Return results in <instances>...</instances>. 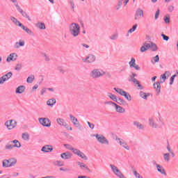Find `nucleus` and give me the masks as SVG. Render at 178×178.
Wrapping results in <instances>:
<instances>
[{
  "instance_id": "10",
  "label": "nucleus",
  "mask_w": 178,
  "mask_h": 178,
  "mask_svg": "<svg viewBox=\"0 0 178 178\" xmlns=\"http://www.w3.org/2000/svg\"><path fill=\"white\" fill-rule=\"evenodd\" d=\"M4 126H6L8 130H13L14 129H16L17 122L15 120H8L4 123Z\"/></svg>"
},
{
  "instance_id": "33",
  "label": "nucleus",
  "mask_w": 178,
  "mask_h": 178,
  "mask_svg": "<svg viewBox=\"0 0 178 178\" xmlns=\"http://www.w3.org/2000/svg\"><path fill=\"white\" fill-rule=\"evenodd\" d=\"M76 164L82 170H88V166L84 164V163H81L80 161L76 162Z\"/></svg>"
},
{
  "instance_id": "34",
  "label": "nucleus",
  "mask_w": 178,
  "mask_h": 178,
  "mask_svg": "<svg viewBox=\"0 0 178 178\" xmlns=\"http://www.w3.org/2000/svg\"><path fill=\"white\" fill-rule=\"evenodd\" d=\"M134 126H135V127L138 128V130H143V129H144V125L137 121L134 122Z\"/></svg>"
},
{
  "instance_id": "5",
  "label": "nucleus",
  "mask_w": 178,
  "mask_h": 178,
  "mask_svg": "<svg viewBox=\"0 0 178 178\" xmlns=\"http://www.w3.org/2000/svg\"><path fill=\"white\" fill-rule=\"evenodd\" d=\"M69 31L72 37L77 38L78 35H80V25L77 23H72L69 26Z\"/></svg>"
},
{
  "instance_id": "60",
  "label": "nucleus",
  "mask_w": 178,
  "mask_h": 178,
  "mask_svg": "<svg viewBox=\"0 0 178 178\" xmlns=\"http://www.w3.org/2000/svg\"><path fill=\"white\" fill-rule=\"evenodd\" d=\"M60 172H69V170H70L69 168H60Z\"/></svg>"
},
{
  "instance_id": "21",
  "label": "nucleus",
  "mask_w": 178,
  "mask_h": 178,
  "mask_svg": "<svg viewBox=\"0 0 178 178\" xmlns=\"http://www.w3.org/2000/svg\"><path fill=\"white\" fill-rule=\"evenodd\" d=\"M70 119L72 122V123L74 124V126H76V127H81V125L80 124V122H79V120L76 118L73 115H70Z\"/></svg>"
},
{
  "instance_id": "57",
  "label": "nucleus",
  "mask_w": 178,
  "mask_h": 178,
  "mask_svg": "<svg viewBox=\"0 0 178 178\" xmlns=\"http://www.w3.org/2000/svg\"><path fill=\"white\" fill-rule=\"evenodd\" d=\"M122 5H123V1H119L118 5L116 7V10H119L120 8H122Z\"/></svg>"
},
{
  "instance_id": "17",
  "label": "nucleus",
  "mask_w": 178,
  "mask_h": 178,
  "mask_svg": "<svg viewBox=\"0 0 178 178\" xmlns=\"http://www.w3.org/2000/svg\"><path fill=\"white\" fill-rule=\"evenodd\" d=\"M12 76H13V74L12 72H8L6 74L2 76L0 78V84H3L5 81H8V80H9V79H10Z\"/></svg>"
},
{
  "instance_id": "49",
  "label": "nucleus",
  "mask_w": 178,
  "mask_h": 178,
  "mask_svg": "<svg viewBox=\"0 0 178 178\" xmlns=\"http://www.w3.org/2000/svg\"><path fill=\"white\" fill-rule=\"evenodd\" d=\"M118 37L119 34L114 33L110 36V40H111L112 41H115V40H118Z\"/></svg>"
},
{
  "instance_id": "23",
  "label": "nucleus",
  "mask_w": 178,
  "mask_h": 178,
  "mask_svg": "<svg viewBox=\"0 0 178 178\" xmlns=\"http://www.w3.org/2000/svg\"><path fill=\"white\" fill-rule=\"evenodd\" d=\"M170 77V72L166 71L163 74L161 75L160 83H163L164 81H166V79Z\"/></svg>"
},
{
  "instance_id": "39",
  "label": "nucleus",
  "mask_w": 178,
  "mask_h": 178,
  "mask_svg": "<svg viewBox=\"0 0 178 178\" xmlns=\"http://www.w3.org/2000/svg\"><path fill=\"white\" fill-rule=\"evenodd\" d=\"M22 139L24 141H29L30 140V134L27 132L22 134Z\"/></svg>"
},
{
  "instance_id": "13",
  "label": "nucleus",
  "mask_w": 178,
  "mask_h": 178,
  "mask_svg": "<svg viewBox=\"0 0 178 178\" xmlns=\"http://www.w3.org/2000/svg\"><path fill=\"white\" fill-rule=\"evenodd\" d=\"M38 122L44 127H51V120L48 118H40Z\"/></svg>"
},
{
  "instance_id": "54",
  "label": "nucleus",
  "mask_w": 178,
  "mask_h": 178,
  "mask_svg": "<svg viewBox=\"0 0 178 178\" xmlns=\"http://www.w3.org/2000/svg\"><path fill=\"white\" fill-rule=\"evenodd\" d=\"M160 13H161V11L159 10V9H157V10L156 11L155 15H154L155 20H158Z\"/></svg>"
},
{
  "instance_id": "40",
  "label": "nucleus",
  "mask_w": 178,
  "mask_h": 178,
  "mask_svg": "<svg viewBox=\"0 0 178 178\" xmlns=\"http://www.w3.org/2000/svg\"><path fill=\"white\" fill-rule=\"evenodd\" d=\"M159 62V56L156 55L154 57H152L151 63L153 64L158 63Z\"/></svg>"
},
{
  "instance_id": "4",
  "label": "nucleus",
  "mask_w": 178,
  "mask_h": 178,
  "mask_svg": "<svg viewBox=\"0 0 178 178\" xmlns=\"http://www.w3.org/2000/svg\"><path fill=\"white\" fill-rule=\"evenodd\" d=\"M104 105H108L109 106L114 108L117 113H120V114L126 113V109L124 108H123L122 106L118 105V104L112 101L104 102Z\"/></svg>"
},
{
  "instance_id": "26",
  "label": "nucleus",
  "mask_w": 178,
  "mask_h": 178,
  "mask_svg": "<svg viewBox=\"0 0 178 178\" xmlns=\"http://www.w3.org/2000/svg\"><path fill=\"white\" fill-rule=\"evenodd\" d=\"M153 87L154 90H156V92L157 93V95H159L161 94V82L157 81L153 84Z\"/></svg>"
},
{
  "instance_id": "41",
  "label": "nucleus",
  "mask_w": 178,
  "mask_h": 178,
  "mask_svg": "<svg viewBox=\"0 0 178 178\" xmlns=\"http://www.w3.org/2000/svg\"><path fill=\"white\" fill-rule=\"evenodd\" d=\"M122 97H124V98L127 100V101H131V95H130V94H129V92H124V95H122Z\"/></svg>"
},
{
  "instance_id": "30",
  "label": "nucleus",
  "mask_w": 178,
  "mask_h": 178,
  "mask_svg": "<svg viewBox=\"0 0 178 178\" xmlns=\"http://www.w3.org/2000/svg\"><path fill=\"white\" fill-rule=\"evenodd\" d=\"M107 97L111 99L112 102H118V96L111 93H107Z\"/></svg>"
},
{
  "instance_id": "27",
  "label": "nucleus",
  "mask_w": 178,
  "mask_h": 178,
  "mask_svg": "<svg viewBox=\"0 0 178 178\" xmlns=\"http://www.w3.org/2000/svg\"><path fill=\"white\" fill-rule=\"evenodd\" d=\"M26 45V42L24 40L20 39L18 42H15L14 47L17 49H19L21 47H24Z\"/></svg>"
},
{
  "instance_id": "12",
  "label": "nucleus",
  "mask_w": 178,
  "mask_h": 178,
  "mask_svg": "<svg viewBox=\"0 0 178 178\" xmlns=\"http://www.w3.org/2000/svg\"><path fill=\"white\" fill-rule=\"evenodd\" d=\"M115 140H116L117 143L119 144V145H120V147H122L127 151H130V146L129 145L127 142H126V140H124L120 138H116Z\"/></svg>"
},
{
  "instance_id": "9",
  "label": "nucleus",
  "mask_w": 178,
  "mask_h": 178,
  "mask_svg": "<svg viewBox=\"0 0 178 178\" xmlns=\"http://www.w3.org/2000/svg\"><path fill=\"white\" fill-rule=\"evenodd\" d=\"M93 137H95L98 143L100 144H104L105 145H109V140L102 134H95Z\"/></svg>"
},
{
  "instance_id": "19",
  "label": "nucleus",
  "mask_w": 178,
  "mask_h": 178,
  "mask_svg": "<svg viewBox=\"0 0 178 178\" xmlns=\"http://www.w3.org/2000/svg\"><path fill=\"white\" fill-rule=\"evenodd\" d=\"M42 152L48 153L54 151V147L51 145H46L41 149Z\"/></svg>"
},
{
  "instance_id": "18",
  "label": "nucleus",
  "mask_w": 178,
  "mask_h": 178,
  "mask_svg": "<svg viewBox=\"0 0 178 178\" xmlns=\"http://www.w3.org/2000/svg\"><path fill=\"white\" fill-rule=\"evenodd\" d=\"M17 60V54L16 53H11L9 54L6 58V62L9 63L10 62H15Z\"/></svg>"
},
{
  "instance_id": "53",
  "label": "nucleus",
  "mask_w": 178,
  "mask_h": 178,
  "mask_svg": "<svg viewBox=\"0 0 178 178\" xmlns=\"http://www.w3.org/2000/svg\"><path fill=\"white\" fill-rule=\"evenodd\" d=\"M134 175L135 176L136 178H143V176L140 175L137 171L134 170L133 171Z\"/></svg>"
},
{
  "instance_id": "42",
  "label": "nucleus",
  "mask_w": 178,
  "mask_h": 178,
  "mask_svg": "<svg viewBox=\"0 0 178 178\" xmlns=\"http://www.w3.org/2000/svg\"><path fill=\"white\" fill-rule=\"evenodd\" d=\"M163 20L165 24H169L170 23V16L169 15H165Z\"/></svg>"
},
{
  "instance_id": "46",
  "label": "nucleus",
  "mask_w": 178,
  "mask_h": 178,
  "mask_svg": "<svg viewBox=\"0 0 178 178\" xmlns=\"http://www.w3.org/2000/svg\"><path fill=\"white\" fill-rule=\"evenodd\" d=\"M167 10L169 13H173V11L175 10V6L172 5L168 6Z\"/></svg>"
},
{
  "instance_id": "61",
  "label": "nucleus",
  "mask_w": 178,
  "mask_h": 178,
  "mask_svg": "<svg viewBox=\"0 0 178 178\" xmlns=\"http://www.w3.org/2000/svg\"><path fill=\"white\" fill-rule=\"evenodd\" d=\"M45 92H47V88H42L40 91L41 95H44Z\"/></svg>"
},
{
  "instance_id": "48",
  "label": "nucleus",
  "mask_w": 178,
  "mask_h": 178,
  "mask_svg": "<svg viewBox=\"0 0 178 178\" xmlns=\"http://www.w3.org/2000/svg\"><path fill=\"white\" fill-rule=\"evenodd\" d=\"M136 30H137V24L134 25L133 27L128 31V33L131 34V33H134Z\"/></svg>"
},
{
  "instance_id": "52",
  "label": "nucleus",
  "mask_w": 178,
  "mask_h": 178,
  "mask_svg": "<svg viewBox=\"0 0 178 178\" xmlns=\"http://www.w3.org/2000/svg\"><path fill=\"white\" fill-rule=\"evenodd\" d=\"M177 75L176 74H174L172 75L170 79V86H172L174 81H175V79L176 78Z\"/></svg>"
},
{
  "instance_id": "58",
  "label": "nucleus",
  "mask_w": 178,
  "mask_h": 178,
  "mask_svg": "<svg viewBox=\"0 0 178 178\" xmlns=\"http://www.w3.org/2000/svg\"><path fill=\"white\" fill-rule=\"evenodd\" d=\"M161 37L163 38V39L164 40V41H169V37L167 36L165 34H161Z\"/></svg>"
},
{
  "instance_id": "22",
  "label": "nucleus",
  "mask_w": 178,
  "mask_h": 178,
  "mask_svg": "<svg viewBox=\"0 0 178 178\" xmlns=\"http://www.w3.org/2000/svg\"><path fill=\"white\" fill-rule=\"evenodd\" d=\"M130 67H134L135 70H140V66L136 64V58H131V60L129 63Z\"/></svg>"
},
{
  "instance_id": "7",
  "label": "nucleus",
  "mask_w": 178,
  "mask_h": 178,
  "mask_svg": "<svg viewBox=\"0 0 178 178\" xmlns=\"http://www.w3.org/2000/svg\"><path fill=\"white\" fill-rule=\"evenodd\" d=\"M106 72L99 68H94L90 72V76L92 79H99L104 77Z\"/></svg>"
},
{
  "instance_id": "51",
  "label": "nucleus",
  "mask_w": 178,
  "mask_h": 178,
  "mask_svg": "<svg viewBox=\"0 0 178 178\" xmlns=\"http://www.w3.org/2000/svg\"><path fill=\"white\" fill-rule=\"evenodd\" d=\"M13 148H15V146H13V145H11L10 143H8L5 146V149H13Z\"/></svg>"
},
{
  "instance_id": "1",
  "label": "nucleus",
  "mask_w": 178,
  "mask_h": 178,
  "mask_svg": "<svg viewBox=\"0 0 178 178\" xmlns=\"http://www.w3.org/2000/svg\"><path fill=\"white\" fill-rule=\"evenodd\" d=\"M149 126L152 129H162L165 126V120L161 115L156 118L152 117L149 118Z\"/></svg>"
},
{
  "instance_id": "50",
  "label": "nucleus",
  "mask_w": 178,
  "mask_h": 178,
  "mask_svg": "<svg viewBox=\"0 0 178 178\" xmlns=\"http://www.w3.org/2000/svg\"><path fill=\"white\" fill-rule=\"evenodd\" d=\"M117 102V104H119L120 105H124L126 102L124 101V99L120 97L119 98L117 97V102Z\"/></svg>"
},
{
  "instance_id": "20",
  "label": "nucleus",
  "mask_w": 178,
  "mask_h": 178,
  "mask_svg": "<svg viewBox=\"0 0 178 178\" xmlns=\"http://www.w3.org/2000/svg\"><path fill=\"white\" fill-rule=\"evenodd\" d=\"M72 154L70 152H63L60 154L61 159L64 161H67L69 159H72Z\"/></svg>"
},
{
  "instance_id": "47",
  "label": "nucleus",
  "mask_w": 178,
  "mask_h": 178,
  "mask_svg": "<svg viewBox=\"0 0 178 178\" xmlns=\"http://www.w3.org/2000/svg\"><path fill=\"white\" fill-rule=\"evenodd\" d=\"M167 151L170 152V154L172 155V158H175V152H173V149L170 147V146H167Z\"/></svg>"
},
{
  "instance_id": "25",
  "label": "nucleus",
  "mask_w": 178,
  "mask_h": 178,
  "mask_svg": "<svg viewBox=\"0 0 178 178\" xmlns=\"http://www.w3.org/2000/svg\"><path fill=\"white\" fill-rule=\"evenodd\" d=\"M10 19L11 20V22L13 23V24H15V26H17L18 27H21V29L23 27V24H22V22H20V21L17 20V18L11 16L10 17Z\"/></svg>"
},
{
  "instance_id": "38",
  "label": "nucleus",
  "mask_w": 178,
  "mask_h": 178,
  "mask_svg": "<svg viewBox=\"0 0 178 178\" xmlns=\"http://www.w3.org/2000/svg\"><path fill=\"white\" fill-rule=\"evenodd\" d=\"M139 95L140 97L143 98V99H147V98H148V97H149V93H146L143 91H140L139 93Z\"/></svg>"
},
{
  "instance_id": "62",
  "label": "nucleus",
  "mask_w": 178,
  "mask_h": 178,
  "mask_svg": "<svg viewBox=\"0 0 178 178\" xmlns=\"http://www.w3.org/2000/svg\"><path fill=\"white\" fill-rule=\"evenodd\" d=\"M129 1H130V0H121V2H123L124 6H126V5H127V3H129Z\"/></svg>"
},
{
  "instance_id": "24",
  "label": "nucleus",
  "mask_w": 178,
  "mask_h": 178,
  "mask_svg": "<svg viewBox=\"0 0 178 178\" xmlns=\"http://www.w3.org/2000/svg\"><path fill=\"white\" fill-rule=\"evenodd\" d=\"M10 19L11 20V22L13 23V24H15V26H17L18 27H21V29L23 27V24H22V22H20V21L17 20V18L11 16L10 17Z\"/></svg>"
},
{
  "instance_id": "16",
  "label": "nucleus",
  "mask_w": 178,
  "mask_h": 178,
  "mask_svg": "<svg viewBox=\"0 0 178 178\" xmlns=\"http://www.w3.org/2000/svg\"><path fill=\"white\" fill-rule=\"evenodd\" d=\"M141 17H144V10L141 8H138L135 13L134 20H138Z\"/></svg>"
},
{
  "instance_id": "14",
  "label": "nucleus",
  "mask_w": 178,
  "mask_h": 178,
  "mask_svg": "<svg viewBox=\"0 0 178 178\" xmlns=\"http://www.w3.org/2000/svg\"><path fill=\"white\" fill-rule=\"evenodd\" d=\"M96 57L94 54H88L85 58L82 59L84 63H94L95 62Z\"/></svg>"
},
{
  "instance_id": "28",
  "label": "nucleus",
  "mask_w": 178,
  "mask_h": 178,
  "mask_svg": "<svg viewBox=\"0 0 178 178\" xmlns=\"http://www.w3.org/2000/svg\"><path fill=\"white\" fill-rule=\"evenodd\" d=\"M35 28L38 29L39 30H45L47 29V26H45V24L44 22H38L36 24H35Z\"/></svg>"
},
{
  "instance_id": "36",
  "label": "nucleus",
  "mask_w": 178,
  "mask_h": 178,
  "mask_svg": "<svg viewBox=\"0 0 178 178\" xmlns=\"http://www.w3.org/2000/svg\"><path fill=\"white\" fill-rule=\"evenodd\" d=\"M163 160L165 162H170V153H164L163 154Z\"/></svg>"
},
{
  "instance_id": "59",
  "label": "nucleus",
  "mask_w": 178,
  "mask_h": 178,
  "mask_svg": "<svg viewBox=\"0 0 178 178\" xmlns=\"http://www.w3.org/2000/svg\"><path fill=\"white\" fill-rule=\"evenodd\" d=\"M87 124L92 130H93L94 127H95V125L90 122H87Z\"/></svg>"
},
{
  "instance_id": "6",
  "label": "nucleus",
  "mask_w": 178,
  "mask_h": 178,
  "mask_svg": "<svg viewBox=\"0 0 178 178\" xmlns=\"http://www.w3.org/2000/svg\"><path fill=\"white\" fill-rule=\"evenodd\" d=\"M10 1L13 3L17 12H19V13H20L22 16H23V17H25L26 19H27L29 22H31V17H30L27 15V13H26V11L23 10V8H22L20 5H19V2H17V0H10Z\"/></svg>"
},
{
  "instance_id": "8",
  "label": "nucleus",
  "mask_w": 178,
  "mask_h": 178,
  "mask_svg": "<svg viewBox=\"0 0 178 178\" xmlns=\"http://www.w3.org/2000/svg\"><path fill=\"white\" fill-rule=\"evenodd\" d=\"M16 163H17V159H16L15 158L4 159L2 161V167L3 168H13V166H16Z\"/></svg>"
},
{
  "instance_id": "31",
  "label": "nucleus",
  "mask_w": 178,
  "mask_h": 178,
  "mask_svg": "<svg viewBox=\"0 0 178 178\" xmlns=\"http://www.w3.org/2000/svg\"><path fill=\"white\" fill-rule=\"evenodd\" d=\"M56 104V99H49L47 101V106H50L51 108L54 107V105Z\"/></svg>"
},
{
  "instance_id": "56",
  "label": "nucleus",
  "mask_w": 178,
  "mask_h": 178,
  "mask_svg": "<svg viewBox=\"0 0 178 178\" xmlns=\"http://www.w3.org/2000/svg\"><path fill=\"white\" fill-rule=\"evenodd\" d=\"M22 67H23V65H22V63H18L15 66V70H20Z\"/></svg>"
},
{
  "instance_id": "44",
  "label": "nucleus",
  "mask_w": 178,
  "mask_h": 178,
  "mask_svg": "<svg viewBox=\"0 0 178 178\" xmlns=\"http://www.w3.org/2000/svg\"><path fill=\"white\" fill-rule=\"evenodd\" d=\"M55 165L59 167L65 166V163L60 160H57L55 161Z\"/></svg>"
},
{
  "instance_id": "15",
  "label": "nucleus",
  "mask_w": 178,
  "mask_h": 178,
  "mask_svg": "<svg viewBox=\"0 0 178 178\" xmlns=\"http://www.w3.org/2000/svg\"><path fill=\"white\" fill-rule=\"evenodd\" d=\"M154 165L156 166V169L159 173H161V175H163V176H166V171L165 170V168L160 164L156 163V161L154 162Z\"/></svg>"
},
{
  "instance_id": "63",
  "label": "nucleus",
  "mask_w": 178,
  "mask_h": 178,
  "mask_svg": "<svg viewBox=\"0 0 178 178\" xmlns=\"http://www.w3.org/2000/svg\"><path fill=\"white\" fill-rule=\"evenodd\" d=\"M71 6H72V9H73V10H74V2H73V1H71L70 2Z\"/></svg>"
},
{
  "instance_id": "64",
  "label": "nucleus",
  "mask_w": 178,
  "mask_h": 178,
  "mask_svg": "<svg viewBox=\"0 0 178 178\" xmlns=\"http://www.w3.org/2000/svg\"><path fill=\"white\" fill-rule=\"evenodd\" d=\"M37 88H38V85H35L33 88H32V90L33 91H35V90H37Z\"/></svg>"
},
{
  "instance_id": "3",
  "label": "nucleus",
  "mask_w": 178,
  "mask_h": 178,
  "mask_svg": "<svg viewBox=\"0 0 178 178\" xmlns=\"http://www.w3.org/2000/svg\"><path fill=\"white\" fill-rule=\"evenodd\" d=\"M64 147L67 149H69V151H72V152H73V154L74 155H77V156H79V158L84 159V161H87V159H88L87 156H86V154H84V153H83V152L79 150L78 149L73 147V146H72L71 145L65 144Z\"/></svg>"
},
{
  "instance_id": "2",
  "label": "nucleus",
  "mask_w": 178,
  "mask_h": 178,
  "mask_svg": "<svg viewBox=\"0 0 178 178\" xmlns=\"http://www.w3.org/2000/svg\"><path fill=\"white\" fill-rule=\"evenodd\" d=\"M148 49H150L152 52H156L158 51V46L151 41L145 42L141 46L140 51V52H146Z\"/></svg>"
},
{
  "instance_id": "29",
  "label": "nucleus",
  "mask_w": 178,
  "mask_h": 178,
  "mask_svg": "<svg viewBox=\"0 0 178 178\" xmlns=\"http://www.w3.org/2000/svg\"><path fill=\"white\" fill-rule=\"evenodd\" d=\"M26 91V87L24 86H19L15 90L16 94H23Z\"/></svg>"
},
{
  "instance_id": "37",
  "label": "nucleus",
  "mask_w": 178,
  "mask_h": 178,
  "mask_svg": "<svg viewBox=\"0 0 178 178\" xmlns=\"http://www.w3.org/2000/svg\"><path fill=\"white\" fill-rule=\"evenodd\" d=\"M113 90L115 91V92H118L120 95L123 96L124 93L126 92L123 89L119 88H114Z\"/></svg>"
},
{
  "instance_id": "35",
  "label": "nucleus",
  "mask_w": 178,
  "mask_h": 178,
  "mask_svg": "<svg viewBox=\"0 0 178 178\" xmlns=\"http://www.w3.org/2000/svg\"><path fill=\"white\" fill-rule=\"evenodd\" d=\"M10 143H12L14 147V148H20L22 147V144L20 143V142L17 140H12Z\"/></svg>"
},
{
  "instance_id": "45",
  "label": "nucleus",
  "mask_w": 178,
  "mask_h": 178,
  "mask_svg": "<svg viewBox=\"0 0 178 178\" xmlns=\"http://www.w3.org/2000/svg\"><path fill=\"white\" fill-rule=\"evenodd\" d=\"M42 57L44 58L45 62H49V60H51V58L47 54L42 53Z\"/></svg>"
},
{
  "instance_id": "43",
  "label": "nucleus",
  "mask_w": 178,
  "mask_h": 178,
  "mask_svg": "<svg viewBox=\"0 0 178 178\" xmlns=\"http://www.w3.org/2000/svg\"><path fill=\"white\" fill-rule=\"evenodd\" d=\"M34 79H35L34 75L29 76L26 79V83H28L29 84H31V83L34 81Z\"/></svg>"
},
{
  "instance_id": "11",
  "label": "nucleus",
  "mask_w": 178,
  "mask_h": 178,
  "mask_svg": "<svg viewBox=\"0 0 178 178\" xmlns=\"http://www.w3.org/2000/svg\"><path fill=\"white\" fill-rule=\"evenodd\" d=\"M56 123L58 126H63V127H65L67 130H70V131L73 130V128H72V127H70L63 118H57Z\"/></svg>"
},
{
  "instance_id": "32",
  "label": "nucleus",
  "mask_w": 178,
  "mask_h": 178,
  "mask_svg": "<svg viewBox=\"0 0 178 178\" xmlns=\"http://www.w3.org/2000/svg\"><path fill=\"white\" fill-rule=\"evenodd\" d=\"M21 29H22L24 30V31H25V33H26V34H29V35H33L34 34V32H33V31H31V29H29V27H27L24 25Z\"/></svg>"
},
{
  "instance_id": "55",
  "label": "nucleus",
  "mask_w": 178,
  "mask_h": 178,
  "mask_svg": "<svg viewBox=\"0 0 178 178\" xmlns=\"http://www.w3.org/2000/svg\"><path fill=\"white\" fill-rule=\"evenodd\" d=\"M129 81H133L134 84H136L137 86L140 83V81H138L136 78H132L131 79H129Z\"/></svg>"
}]
</instances>
